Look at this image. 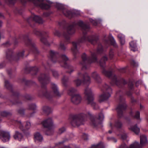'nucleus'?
I'll list each match as a JSON object with an SVG mask.
<instances>
[{
	"instance_id": "9",
	"label": "nucleus",
	"mask_w": 148,
	"mask_h": 148,
	"mask_svg": "<svg viewBox=\"0 0 148 148\" xmlns=\"http://www.w3.org/2000/svg\"><path fill=\"white\" fill-rule=\"evenodd\" d=\"M85 94L87 97L88 103L90 104L94 109H98L99 106L93 101V95L91 89L88 88H86L85 90Z\"/></svg>"
},
{
	"instance_id": "59",
	"label": "nucleus",
	"mask_w": 148,
	"mask_h": 148,
	"mask_svg": "<svg viewBox=\"0 0 148 148\" xmlns=\"http://www.w3.org/2000/svg\"><path fill=\"white\" fill-rule=\"evenodd\" d=\"M92 23L93 24V25L95 26L97 24V21L95 20L94 21H93V22Z\"/></svg>"
},
{
	"instance_id": "15",
	"label": "nucleus",
	"mask_w": 148,
	"mask_h": 148,
	"mask_svg": "<svg viewBox=\"0 0 148 148\" xmlns=\"http://www.w3.org/2000/svg\"><path fill=\"white\" fill-rule=\"evenodd\" d=\"M126 108V105L123 100V102H120L117 107L116 110H117L118 116L119 117H121L123 116V112L125 110Z\"/></svg>"
},
{
	"instance_id": "43",
	"label": "nucleus",
	"mask_w": 148,
	"mask_h": 148,
	"mask_svg": "<svg viewBox=\"0 0 148 148\" xmlns=\"http://www.w3.org/2000/svg\"><path fill=\"white\" fill-rule=\"evenodd\" d=\"M114 56V52L111 49L110 50L109 52V58L110 59H112Z\"/></svg>"
},
{
	"instance_id": "55",
	"label": "nucleus",
	"mask_w": 148,
	"mask_h": 148,
	"mask_svg": "<svg viewBox=\"0 0 148 148\" xmlns=\"http://www.w3.org/2000/svg\"><path fill=\"white\" fill-rule=\"evenodd\" d=\"M127 138V136L126 134H123L121 135V138L123 140H125Z\"/></svg>"
},
{
	"instance_id": "38",
	"label": "nucleus",
	"mask_w": 148,
	"mask_h": 148,
	"mask_svg": "<svg viewBox=\"0 0 148 148\" xmlns=\"http://www.w3.org/2000/svg\"><path fill=\"white\" fill-rule=\"evenodd\" d=\"M36 106L35 104H31L29 105V109L32 110H36Z\"/></svg>"
},
{
	"instance_id": "12",
	"label": "nucleus",
	"mask_w": 148,
	"mask_h": 148,
	"mask_svg": "<svg viewBox=\"0 0 148 148\" xmlns=\"http://www.w3.org/2000/svg\"><path fill=\"white\" fill-rule=\"evenodd\" d=\"M42 124L44 127L48 128L46 134L48 135L51 134L53 132L52 129L53 123L52 119L51 118H48L44 120L42 122Z\"/></svg>"
},
{
	"instance_id": "53",
	"label": "nucleus",
	"mask_w": 148,
	"mask_h": 148,
	"mask_svg": "<svg viewBox=\"0 0 148 148\" xmlns=\"http://www.w3.org/2000/svg\"><path fill=\"white\" fill-rule=\"evenodd\" d=\"M140 112L137 111L135 115L134 116V117L137 119H138L140 117Z\"/></svg>"
},
{
	"instance_id": "63",
	"label": "nucleus",
	"mask_w": 148,
	"mask_h": 148,
	"mask_svg": "<svg viewBox=\"0 0 148 148\" xmlns=\"http://www.w3.org/2000/svg\"><path fill=\"white\" fill-rule=\"evenodd\" d=\"M71 148L69 146H64L61 148Z\"/></svg>"
},
{
	"instance_id": "42",
	"label": "nucleus",
	"mask_w": 148,
	"mask_h": 148,
	"mask_svg": "<svg viewBox=\"0 0 148 148\" xmlns=\"http://www.w3.org/2000/svg\"><path fill=\"white\" fill-rule=\"evenodd\" d=\"M18 113L21 115H23L24 114V110L23 109H20L18 111Z\"/></svg>"
},
{
	"instance_id": "25",
	"label": "nucleus",
	"mask_w": 148,
	"mask_h": 148,
	"mask_svg": "<svg viewBox=\"0 0 148 148\" xmlns=\"http://www.w3.org/2000/svg\"><path fill=\"white\" fill-rule=\"evenodd\" d=\"M34 139L35 141L37 140L41 142L43 140V137L40 133L37 132L34 135Z\"/></svg>"
},
{
	"instance_id": "49",
	"label": "nucleus",
	"mask_w": 148,
	"mask_h": 148,
	"mask_svg": "<svg viewBox=\"0 0 148 148\" xmlns=\"http://www.w3.org/2000/svg\"><path fill=\"white\" fill-rule=\"evenodd\" d=\"M32 71L35 72L34 74H36V72L38 71V69L37 67H33L31 68Z\"/></svg>"
},
{
	"instance_id": "31",
	"label": "nucleus",
	"mask_w": 148,
	"mask_h": 148,
	"mask_svg": "<svg viewBox=\"0 0 148 148\" xmlns=\"http://www.w3.org/2000/svg\"><path fill=\"white\" fill-rule=\"evenodd\" d=\"M15 123L18 125L19 128L22 131L24 132L25 130V129L24 128L23 124L20 121H16Z\"/></svg>"
},
{
	"instance_id": "46",
	"label": "nucleus",
	"mask_w": 148,
	"mask_h": 148,
	"mask_svg": "<svg viewBox=\"0 0 148 148\" xmlns=\"http://www.w3.org/2000/svg\"><path fill=\"white\" fill-rule=\"evenodd\" d=\"M65 130L64 127H62L59 129L58 133L59 134H61L64 132Z\"/></svg>"
},
{
	"instance_id": "29",
	"label": "nucleus",
	"mask_w": 148,
	"mask_h": 148,
	"mask_svg": "<svg viewBox=\"0 0 148 148\" xmlns=\"http://www.w3.org/2000/svg\"><path fill=\"white\" fill-rule=\"evenodd\" d=\"M4 85L7 89L11 91H12V86L8 81L5 80Z\"/></svg>"
},
{
	"instance_id": "44",
	"label": "nucleus",
	"mask_w": 148,
	"mask_h": 148,
	"mask_svg": "<svg viewBox=\"0 0 148 148\" xmlns=\"http://www.w3.org/2000/svg\"><path fill=\"white\" fill-rule=\"evenodd\" d=\"M31 127V123L29 122H26V124L25 125V127L26 128V129H25V130H27L28 129H29Z\"/></svg>"
},
{
	"instance_id": "54",
	"label": "nucleus",
	"mask_w": 148,
	"mask_h": 148,
	"mask_svg": "<svg viewBox=\"0 0 148 148\" xmlns=\"http://www.w3.org/2000/svg\"><path fill=\"white\" fill-rule=\"evenodd\" d=\"M83 138L85 140H87L88 139L87 135L86 134H84L83 135Z\"/></svg>"
},
{
	"instance_id": "50",
	"label": "nucleus",
	"mask_w": 148,
	"mask_h": 148,
	"mask_svg": "<svg viewBox=\"0 0 148 148\" xmlns=\"http://www.w3.org/2000/svg\"><path fill=\"white\" fill-rule=\"evenodd\" d=\"M25 97L27 100H30L33 99V97L30 95H26L25 96Z\"/></svg>"
},
{
	"instance_id": "24",
	"label": "nucleus",
	"mask_w": 148,
	"mask_h": 148,
	"mask_svg": "<svg viewBox=\"0 0 148 148\" xmlns=\"http://www.w3.org/2000/svg\"><path fill=\"white\" fill-rule=\"evenodd\" d=\"M130 49L133 51L137 50V48L136 43L134 41H131L130 43Z\"/></svg>"
},
{
	"instance_id": "2",
	"label": "nucleus",
	"mask_w": 148,
	"mask_h": 148,
	"mask_svg": "<svg viewBox=\"0 0 148 148\" xmlns=\"http://www.w3.org/2000/svg\"><path fill=\"white\" fill-rule=\"evenodd\" d=\"M39 82L41 84L42 89L39 91L38 95L39 96L45 97L48 99L51 98L53 95L58 97H60L62 93H60L58 91L57 86L54 83H51V88L53 91L52 92H48L47 91L45 85L49 80V75L45 74H41L38 78Z\"/></svg>"
},
{
	"instance_id": "7",
	"label": "nucleus",
	"mask_w": 148,
	"mask_h": 148,
	"mask_svg": "<svg viewBox=\"0 0 148 148\" xmlns=\"http://www.w3.org/2000/svg\"><path fill=\"white\" fill-rule=\"evenodd\" d=\"M103 93L99 95L98 101L101 103L108 99L111 96L112 93V90L110 87L106 84L104 85L101 88Z\"/></svg>"
},
{
	"instance_id": "20",
	"label": "nucleus",
	"mask_w": 148,
	"mask_h": 148,
	"mask_svg": "<svg viewBox=\"0 0 148 148\" xmlns=\"http://www.w3.org/2000/svg\"><path fill=\"white\" fill-rule=\"evenodd\" d=\"M29 20H33L39 24H42L43 21L40 17L36 15H32L28 19V21L29 22Z\"/></svg>"
},
{
	"instance_id": "40",
	"label": "nucleus",
	"mask_w": 148,
	"mask_h": 148,
	"mask_svg": "<svg viewBox=\"0 0 148 148\" xmlns=\"http://www.w3.org/2000/svg\"><path fill=\"white\" fill-rule=\"evenodd\" d=\"M53 76L56 78H57L59 76V74L57 71L53 70L52 71Z\"/></svg>"
},
{
	"instance_id": "35",
	"label": "nucleus",
	"mask_w": 148,
	"mask_h": 148,
	"mask_svg": "<svg viewBox=\"0 0 148 148\" xmlns=\"http://www.w3.org/2000/svg\"><path fill=\"white\" fill-rule=\"evenodd\" d=\"M122 125L121 123L119 120L116 121L115 123L114 126L117 128H121Z\"/></svg>"
},
{
	"instance_id": "36",
	"label": "nucleus",
	"mask_w": 148,
	"mask_h": 148,
	"mask_svg": "<svg viewBox=\"0 0 148 148\" xmlns=\"http://www.w3.org/2000/svg\"><path fill=\"white\" fill-rule=\"evenodd\" d=\"M11 115V113L5 111H3L1 112V116L3 117H6L8 116H10Z\"/></svg>"
},
{
	"instance_id": "39",
	"label": "nucleus",
	"mask_w": 148,
	"mask_h": 148,
	"mask_svg": "<svg viewBox=\"0 0 148 148\" xmlns=\"http://www.w3.org/2000/svg\"><path fill=\"white\" fill-rule=\"evenodd\" d=\"M59 48L62 50L65 51L66 49V47L64 44L62 42H60L59 47Z\"/></svg>"
},
{
	"instance_id": "32",
	"label": "nucleus",
	"mask_w": 148,
	"mask_h": 148,
	"mask_svg": "<svg viewBox=\"0 0 148 148\" xmlns=\"http://www.w3.org/2000/svg\"><path fill=\"white\" fill-rule=\"evenodd\" d=\"M104 147L103 143L100 142L96 145H92L91 148H104Z\"/></svg>"
},
{
	"instance_id": "33",
	"label": "nucleus",
	"mask_w": 148,
	"mask_h": 148,
	"mask_svg": "<svg viewBox=\"0 0 148 148\" xmlns=\"http://www.w3.org/2000/svg\"><path fill=\"white\" fill-rule=\"evenodd\" d=\"M68 78L65 76H64L62 78V83L65 86H67V82L68 81Z\"/></svg>"
},
{
	"instance_id": "52",
	"label": "nucleus",
	"mask_w": 148,
	"mask_h": 148,
	"mask_svg": "<svg viewBox=\"0 0 148 148\" xmlns=\"http://www.w3.org/2000/svg\"><path fill=\"white\" fill-rule=\"evenodd\" d=\"M128 86L129 88L132 89L134 87V84L132 82H130L128 84Z\"/></svg>"
},
{
	"instance_id": "23",
	"label": "nucleus",
	"mask_w": 148,
	"mask_h": 148,
	"mask_svg": "<svg viewBox=\"0 0 148 148\" xmlns=\"http://www.w3.org/2000/svg\"><path fill=\"white\" fill-rule=\"evenodd\" d=\"M68 94L72 97L76 93H79L78 92L77 90L74 88H71L68 91Z\"/></svg>"
},
{
	"instance_id": "8",
	"label": "nucleus",
	"mask_w": 148,
	"mask_h": 148,
	"mask_svg": "<svg viewBox=\"0 0 148 148\" xmlns=\"http://www.w3.org/2000/svg\"><path fill=\"white\" fill-rule=\"evenodd\" d=\"M102 73L106 76L110 78L113 83L111 84L112 85L114 84H116L118 86H119L121 84H125L126 83V81L123 79H121L119 81L117 79L116 77V76L112 75V72L111 71H108L103 69L102 71Z\"/></svg>"
},
{
	"instance_id": "34",
	"label": "nucleus",
	"mask_w": 148,
	"mask_h": 148,
	"mask_svg": "<svg viewBox=\"0 0 148 148\" xmlns=\"http://www.w3.org/2000/svg\"><path fill=\"white\" fill-rule=\"evenodd\" d=\"M63 14L66 16L69 17L71 13V12L69 10H68L66 9L64 10L63 11Z\"/></svg>"
},
{
	"instance_id": "57",
	"label": "nucleus",
	"mask_w": 148,
	"mask_h": 148,
	"mask_svg": "<svg viewBox=\"0 0 148 148\" xmlns=\"http://www.w3.org/2000/svg\"><path fill=\"white\" fill-rule=\"evenodd\" d=\"M120 42L121 45H123L124 44L125 42V41L124 39H123L121 40H120Z\"/></svg>"
},
{
	"instance_id": "14",
	"label": "nucleus",
	"mask_w": 148,
	"mask_h": 148,
	"mask_svg": "<svg viewBox=\"0 0 148 148\" xmlns=\"http://www.w3.org/2000/svg\"><path fill=\"white\" fill-rule=\"evenodd\" d=\"M23 38L25 44L31 47L32 50L34 53L37 54L39 53L37 48L36 47L35 45L29 38L27 36H24Z\"/></svg>"
},
{
	"instance_id": "28",
	"label": "nucleus",
	"mask_w": 148,
	"mask_h": 148,
	"mask_svg": "<svg viewBox=\"0 0 148 148\" xmlns=\"http://www.w3.org/2000/svg\"><path fill=\"white\" fill-rule=\"evenodd\" d=\"M42 109L44 113L46 115H48L51 112V108L48 106H44Z\"/></svg>"
},
{
	"instance_id": "10",
	"label": "nucleus",
	"mask_w": 148,
	"mask_h": 148,
	"mask_svg": "<svg viewBox=\"0 0 148 148\" xmlns=\"http://www.w3.org/2000/svg\"><path fill=\"white\" fill-rule=\"evenodd\" d=\"M60 58L62 60V61L59 62L61 66L68 69L67 72L71 73L73 72L75 68L70 64H67L66 62L69 60L65 54H62L60 56Z\"/></svg>"
},
{
	"instance_id": "62",
	"label": "nucleus",
	"mask_w": 148,
	"mask_h": 148,
	"mask_svg": "<svg viewBox=\"0 0 148 148\" xmlns=\"http://www.w3.org/2000/svg\"><path fill=\"white\" fill-rule=\"evenodd\" d=\"M111 140L113 141L114 142H116L117 141L116 140L115 138H111Z\"/></svg>"
},
{
	"instance_id": "51",
	"label": "nucleus",
	"mask_w": 148,
	"mask_h": 148,
	"mask_svg": "<svg viewBox=\"0 0 148 148\" xmlns=\"http://www.w3.org/2000/svg\"><path fill=\"white\" fill-rule=\"evenodd\" d=\"M119 148H130V145L128 147L125 144L123 143L120 146Z\"/></svg>"
},
{
	"instance_id": "17",
	"label": "nucleus",
	"mask_w": 148,
	"mask_h": 148,
	"mask_svg": "<svg viewBox=\"0 0 148 148\" xmlns=\"http://www.w3.org/2000/svg\"><path fill=\"white\" fill-rule=\"evenodd\" d=\"M81 100L82 97L79 93H76L71 97V101L75 104H79L81 102Z\"/></svg>"
},
{
	"instance_id": "18",
	"label": "nucleus",
	"mask_w": 148,
	"mask_h": 148,
	"mask_svg": "<svg viewBox=\"0 0 148 148\" xmlns=\"http://www.w3.org/2000/svg\"><path fill=\"white\" fill-rule=\"evenodd\" d=\"M49 58L51 61L54 63L56 62L58 60L59 54L51 50L49 52Z\"/></svg>"
},
{
	"instance_id": "41",
	"label": "nucleus",
	"mask_w": 148,
	"mask_h": 148,
	"mask_svg": "<svg viewBox=\"0 0 148 148\" xmlns=\"http://www.w3.org/2000/svg\"><path fill=\"white\" fill-rule=\"evenodd\" d=\"M111 44L114 47H117V45L116 43L115 40L113 37H112V40H111Z\"/></svg>"
},
{
	"instance_id": "58",
	"label": "nucleus",
	"mask_w": 148,
	"mask_h": 148,
	"mask_svg": "<svg viewBox=\"0 0 148 148\" xmlns=\"http://www.w3.org/2000/svg\"><path fill=\"white\" fill-rule=\"evenodd\" d=\"M64 141H62L61 142H59L58 143H56L55 145L56 146L58 145H60L61 144H62L64 143Z\"/></svg>"
},
{
	"instance_id": "60",
	"label": "nucleus",
	"mask_w": 148,
	"mask_h": 148,
	"mask_svg": "<svg viewBox=\"0 0 148 148\" xmlns=\"http://www.w3.org/2000/svg\"><path fill=\"white\" fill-rule=\"evenodd\" d=\"M131 101L132 103H134L136 101L135 100L134 97H131Z\"/></svg>"
},
{
	"instance_id": "30",
	"label": "nucleus",
	"mask_w": 148,
	"mask_h": 148,
	"mask_svg": "<svg viewBox=\"0 0 148 148\" xmlns=\"http://www.w3.org/2000/svg\"><path fill=\"white\" fill-rule=\"evenodd\" d=\"M130 129L133 131L136 134H138L140 132V129L137 127L136 125L131 127Z\"/></svg>"
},
{
	"instance_id": "47",
	"label": "nucleus",
	"mask_w": 148,
	"mask_h": 148,
	"mask_svg": "<svg viewBox=\"0 0 148 148\" xmlns=\"http://www.w3.org/2000/svg\"><path fill=\"white\" fill-rule=\"evenodd\" d=\"M131 64L132 65L136 67L138 66L137 63L134 60H132L131 61Z\"/></svg>"
},
{
	"instance_id": "48",
	"label": "nucleus",
	"mask_w": 148,
	"mask_h": 148,
	"mask_svg": "<svg viewBox=\"0 0 148 148\" xmlns=\"http://www.w3.org/2000/svg\"><path fill=\"white\" fill-rule=\"evenodd\" d=\"M16 0H7L8 3L9 4L13 5Z\"/></svg>"
},
{
	"instance_id": "11",
	"label": "nucleus",
	"mask_w": 148,
	"mask_h": 148,
	"mask_svg": "<svg viewBox=\"0 0 148 148\" xmlns=\"http://www.w3.org/2000/svg\"><path fill=\"white\" fill-rule=\"evenodd\" d=\"M147 143L146 136L142 135L140 136V144L137 142H135L130 145V148H141Z\"/></svg>"
},
{
	"instance_id": "27",
	"label": "nucleus",
	"mask_w": 148,
	"mask_h": 148,
	"mask_svg": "<svg viewBox=\"0 0 148 148\" xmlns=\"http://www.w3.org/2000/svg\"><path fill=\"white\" fill-rule=\"evenodd\" d=\"M107 60V58L104 56L102 57L99 61V64L100 66L101 67L103 68L105 67L106 61Z\"/></svg>"
},
{
	"instance_id": "3",
	"label": "nucleus",
	"mask_w": 148,
	"mask_h": 148,
	"mask_svg": "<svg viewBox=\"0 0 148 148\" xmlns=\"http://www.w3.org/2000/svg\"><path fill=\"white\" fill-rule=\"evenodd\" d=\"M77 26L80 27L84 34H85L89 30L90 27L88 24H84L83 22L80 21L77 22H74L69 25L66 28L67 33L64 32L63 36L66 40L67 42H69L70 37L69 35H72L74 34L75 32V28Z\"/></svg>"
},
{
	"instance_id": "61",
	"label": "nucleus",
	"mask_w": 148,
	"mask_h": 148,
	"mask_svg": "<svg viewBox=\"0 0 148 148\" xmlns=\"http://www.w3.org/2000/svg\"><path fill=\"white\" fill-rule=\"evenodd\" d=\"M19 94L17 92H14L13 93V95L15 96H18Z\"/></svg>"
},
{
	"instance_id": "45",
	"label": "nucleus",
	"mask_w": 148,
	"mask_h": 148,
	"mask_svg": "<svg viewBox=\"0 0 148 148\" xmlns=\"http://www.w3.org/2000/svg\"><path fill=\"white\" fill-rule=\"evenodd\" d=\"M53 34L54 35L58 37L60 36L61 35L60 32L57 30H55L53 32Z\"/></svg>"
},
{
	"instance_id": "5",
	"label": "nucleus",
	"mask_w": 148,
	"mask_h": 148,
	"mask_svg": "<svg viewBox=\"0 0 148 148\" xmlns=\"http://www.w3.org/2000/svg\"><path fill=\"white\" fill-rule=\"evenodd\" d=\"M77 78L73 81L74 84L77 86H80L82 83L88 85L91 83L90 77L86 73H83L82 71L79 72L77 74Z\"/></svg>"
},
{
	"instance_id": "64",
	"label": "nucleus",
	"mask_w": 148,
	"mask_h": 148,
	"mask_svg": "<svg viewBox=\"0 0 148 148\" xmlns=\"http://www.w3.org/2000/svg\"><path fill=\"white\" fill-rule=\"evenodd\" d=\"M127 95L129 96L131 95V93L130 92H128L127 93Z\"/></svg>"
},
{
	"instance_id": "56",
	"label": "nucleus",
	"mask_w": 148,
	"mask_h": 148,
	"mask_svg": "<svg viewBox=\"0 0 148 148\" xmlns=\"http://www.w3.org/2000/svg\"><path fill=\"white\" fill-rule=\"evenodd\" d=\"M118 38L120 39V40L124 39L123 36L121 34H119L118 35Z\"/></svg>"
},
{
	"instance_id": "16",
	"label": "nucleus",
	"mask_w": 148,
	"mask_h": 148,
	"mask_svg": "<svg viewBox=\"0 0 148 148\" xmlns=\"http://www.w3.org/2000/svg\"><path fill=\"white\" fill-rule=\"evenodd\" d=\"M10 138L9 132L1 130L0 132V139L4 142L8 141Z\"/></svg>"
},
{
	"instance_id": "4",
	"label": "nucleus",
	"mask_w": 148,
	"mask_h": 148,
	"mask_svg": "<svg viewBox=\"0 0 148 148\" xmlns=\"http://www.w3.org/2000/svg\"><path fill=\"white\" fill-rule=\"evenodd\" d=\"M97 40L98 38L94 36L86 37L85 36H84L79 39L76 42H72L73 47L71 48V50L73 54L75 56L76 55L79 53L77 46L79 45L80 43H83L88 41L91 44H94L97 42Z\"/></svg>"
},
{
	"instance_id": "1",
	"label": "nucleus",
	"mask_w": 148,
	"mask_h": 148,
	"mask_svg": "<svg viewBox=\"0 0 148 148\" xmlns=\"http://www.w3.org/2000/svg\"><path fill=\"white\" fill-rule=\"evenodd\" d=\"M89 117L90 124L95 127H99L101 125L102 121L104 118V116L101 113L99 115V118L93 116L90 111H88L86 114L81 113L77 115L73 116L71 119V123L73 127L78 126L83 124L87 120V117Z\"/></svg>"
},
{
	"instance_id": "19",
	"label": "nucleus",
	"mask_w": 148,
	"mask_h": 148,
	"mask_svg": "<svg viewBox=\"0 0 148 148\" xmlns=\"http://www.w3.org/2000/svg\"><path fill=\"white\" fill-rule=\"evenodd\" d=\"M91 77L93 78L96 82L100 83L101 82L102 79L99 74L96 72H92L91 75Z\"/></svg>"
},
{
	"instance_id": "22",
	"label": "nucleus",
	"mask_w": 148,
	"mask_h": 148,
	"mask_svg": "<svg viewBox=\"0 0 148 148\" xmlns=\"http://www.w3.org/2000/svg\"><path fill=\"white\" fill-rule=\"evenodd\" d=\"M23 136L22 134L18 131H16L14 137L16 140L20 141L23 138Z\"/></svg>"
},
{
	"instance_id": "6",
	"label": "nucleus",
	"mask_w": 148,
	"mask_h": 148,
	"mask_svg": "<svg viewBox=\"0 0 148 148\" xmlns=\"http://www.w3.org/2000/svg\"><path fill=\"white\" fill-rule=\"evenodd\" d=\"M82 61L80 64L82 66V70L87 69V66L93 62H95L97 61L96 55L94 53H91V57L87 56L85 53L82 56Z\"/></svg>"
},
{
	"instance_id": "21",
	"label": "nucleus",
	"mask_w": 148,
	"mask_h": 148,
	"mask_svg": "<svg viewBox=\"0 0 148 148\" xmlns=\"http://www.w3.org/2000/svg\"><path fill=\"white\" fill-rule=\"evenodd\" d=\"M24 51L19 52L14 60L16 61H17L23 58L24 56Z\"/></svg>"
},
{
	"instance_id": "26",
	"label": "nucleus",
	"mask_w": 148,
	"mask_h": 148,
	"mask_svg": "<svg viewBox=\"0 0 148 148\" xmlns=\"http://www.w3.org/2000/svg\"><path fill=\"white\" fill-rule=\"evenodd\" d=\"M12 54L13 52L12 50L8 49L6 52L7 58L11 60V59L13 58Z\"/></svg>"
},
{
	"instance_id": "37",
	"label": "nucleus",
	"mask_w": 148,
	"mask_h": 148,
	"mask_svg": "<svg viewBox=\"0 0 148 148\" xmlns=\"http://www.w3.org/2000/svg\"><path fill=\"white\" fill-rule=\"evenodd\" d=\"M103 51V49L101 45H99L97 49V53H101Z\"/></svg>"
},
{
	"instance_id": "13",
	"label": "nucleus",
	"mask_w": 148,
	"mask_h": 148,
	"mask_svg": "<svg viewBox=\"0 0 148 148\" xmlns=\"http://www.w3.org/2000/svg\"><path fill=\"white\" fill-rule=\"evenodd\" d=\"M34 33L37 35L40 36L41 38L40 39V40L42 43L45 45H49V43L47 41L46 38L44 37L47 36L48 35V32L46 31H42L41 32L37 29H35L34 31Z\"/></svg>"
}]
</instances>
